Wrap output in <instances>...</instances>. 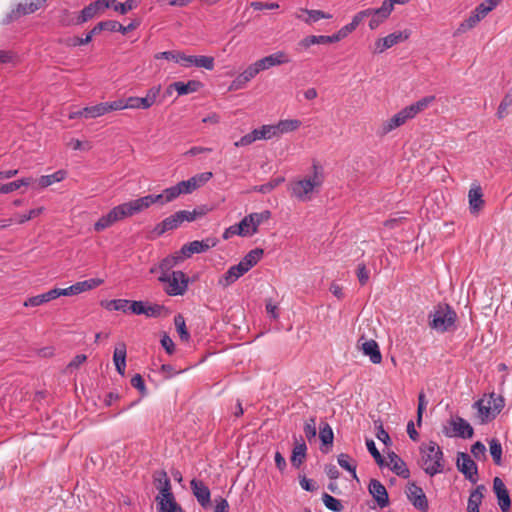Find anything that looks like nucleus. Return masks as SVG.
Masks as SVG:
<instances>
[{"label": "nucleus", "instance_id": "nucleus-19", "mask_svg": "<svg viewBox=\"0 0 512 512\" xmlns=\"http://www.w3.org/2000/svg\"><path fill=\"white\" fill-rule=\"evenodd\" d=\"M368 489L369 493L375 499L380 508H385L389 505V496L387 490L379 480H370Z\"/></svg>", "mask_w": 512, "mask_h": 512}, {"label": "nucleus", "instance_id": "nucleus-13", "mask_svg": "<svg viewBox=\"0 0 512 512\" xmlns=\"http://www.w3.org/2000/svg\"><path fill=\"white\" fill-rule=\"evenodd\" d=\"M410 36L408 30L393 32L375 42L374 53L380 54L394 45L406 41Z\"/></svg>", "mask_w": 512, "mask_h": 512}, {"label": "nucleus", "instance_id": "nucleus-4", "mask_svg": "<svg viewBox=\"0 0 512 512\" xmlns=\"http://www.w3.org/2000/svg\"><path fill=\"white\" fill-rule=\"evenodd\" d=\"M313 175L311 178L296 181L292 184L291 193L300 201L310 200V194L314 188L320 187L323 183V170L320 165L314 163Z\"/></svg>", "mask_w": 512, "mask_h": 512}, {"label": "nucleus", "instance_id": "nucleus-7", "mask_svg": "<svg viewBox=\"0 0 512 512\" xmlns=\"http://www.w3.org/2000/svg\"><path fill=\"white\" fill-rule=\"evenodd\" d=\"M201 210L194 209L193 211L180 210L165 218L162 222L157 224L155 232L157 235H162L169 230L178 228L183 222L195 221L198 217L202 216Z\"/></svg>", "mask_w": 512, "mask_h": 512}, {"label": "nucleus", "instance_id": "nucleus-17", "mask_svg": "<svg viewBox=\"0 0 512 512\" xmlns=\"http://www.w3.org/2000/svg\"><path fill=\"white\" fill-rule=\"evenodd\" d=\"M247 272L248 270L239 262L238 264L231 266L222 276L219 277L218 285L225 289L235 283Z\"/></svg>", "mask_w": 512, "mask_h": 512}, {"label": "nucleus", "instance_id": "nucleus-52", "mask_svg": "<svg viewBox=\"0 0 512 512\" xmlns=\"http://www.w3.org/2000/svg\"><path fill=\"white\" fill-rule=\"evenodd\" d=\"M434 100H435V96H425V97L421 98L420 100L416 101L415 103H412L410 106H411L413 112L415 113V115H417L421 111L428 108V106L431 103H433Z\"/></svg>", "mask_w": 512, "mask_h": 512}, {"label": "nucleus", "instance_id": "nucleus-39", "mask_svg": "<svg viewBox=\"0 0 512 512\" xmlns=\"http://www.w3.org/2000/svg\"><path fill=\"white\" fill-rule=\"evenodd\" d=\"M337 462L341 468L350 472L352 477L357 479V474H356L357 465L348 454H346V453L339 454L337 457Z\"/></svg>", "mask_w": 512, "mask_h": 512}, {"label": "nucleus", "instance_id": "nucleus-38", "mask_svg": "<svg viewBox=\"0 0 512 512\" xmlns=\"http://www.w3.org/2000/svg\"><path fill=\"white\" fill-rule=\"evenodd\" d=\"M108 3L110 4V8H113L115 11L119 12L120 14H126L128 11L136 8L139 1L138 0H126L125 2L121 3V2H118L117 0H108Z\"/></svg>", "mask_w": 512, "mask_h": 512}, {"label": "nucleus", "instance_id": "nucleus-56", "mask_svg": "<svg viewBox=\"0 0 512 512\" xmlns=\"http://www.w3.org/2000/svg\"><path fill=\"white\" fill-rule=\"evenodd\" d=\"M488 404L491 405L492 411H494V414L497 416L504 407V399L501 396L492 393L488 399Z\"/></svg>", "mask_w": 512, "mask_h": 512}, {"label": "nucleus", "instance_id": "nucleus-47", "mask_svg": "<svg viewBox=\"0 0 512 512\" xmlns=\"http://www.w3.org/2000/svg\"><path fill=\"white\" fill-rule=\"evenodd\" d=\"M319 438L323 445H332L334 434L328 423H322L320 426Z\"/></svg>", "mask_w": 512, "mask_h": 512}, {"label": "nucleus", "instance_id": "nucleus-64", "mask_svg": "<svg viewBox=\"0 0 512 512\" xmlns=\"http://www.w3.org/2000/svg\"><path fill=\"white\" fill-rule=\"evenodd\" d=\"M165 310L163 305L159 304H151L145 305V316L147 317H159L161 313Z\"/></svg>", "mask_w": 512, "mask_h": 512}, {"label": "nucleus", "instance_id": "nucleus-42", "mask_svg": "<svg viewBox=\"0 0 512 512\" xmlns=\"http://www.w3.org/2000/svg\"><path fill=\"white\" fill-rule=\"evenodd\" d=\"M322 501L326 508L333 512H342L344 509L341 501L328 493L322 495Z\"/></svg>", "mask_w": 512, "mask_h": 512}, {"label": "nucleus", "instance_id": "nucleus-41", "mask_svg": "<svg viewBox=\"0 0 512 512\" xmlns=\"http://www.w3.org/2000/svg\"><path fill=\"white\" fill-rule=\"evenodd\" d=\"M239 231H242V237H248L253 236L257 233V229L254 226L253 218L249 215L245 216L239 223H238Z\"/></svg>", "mask_w": 512, "mask_h": 512}, {"label": "nucleus", "instance_id": "nucleus-44", "mask_svg": "<svg viewBox=\"0 0 512 512\" xmlns=\"http://www.w3.org/2000/svg\"><path fill=\"white\" fill-rule=\"evenodd\" d=\"M174 324L176 326V330L179 334V337L182 341H188L190 338V333L186 328L185 319L181 314H177L174 317Z\"/></svg>", "mask_w": 512, "mask_h": 512}, {"label": "nucleus", "instance_id": "nucleus-40", "mask_svg": "<svg viewBox=\"0 0 512 512\" xmlns=\"http://www.w3.org/2000/svg\"><path fill=\"white\" fill-rule=\"evenodd\" d=\"M301 126V121L298 119H285L277 123L279 135L296 131Z\"/></svg>", "mask_w": 512, "mask_h": 512}, {"label": "nucleus", "instance_id": "nucleus-27", "mask_svg": "<svg viewBox=\"0 0 512 512\" xmlns=\"http://www.w3.org/2000/svg\"><path fill=\"white\" fill-rule=\"evenodd\" d=\"M122 205L126 210L127 216H132L136 213L143 211L146 208H149L152 205V197L146 195L144 197L132 200L130 202L123 203Z\"/></svg>", "mask_w": 512, "mask_h": 512}, {"label": "nucleus", "instance_id": "nucleus-30", "mask_svg": "<svg viewBox=\"0 0 512 512\" xmlns=\"http://www.w3.org/2000/svg\"><path fill=\"white\" fill-rule=\"evenodd\" d=\"M113 361L117 372L121 376H124L126 368V345L124 343H121L118 347L115 348Z\"/></svg>", "mask_w": 512, "mask_h": 512}, {"label": "nucleus", "instance_id": "nucleus-57", "mask_svg": "<svg viewBox=\"0 0 512 512\" xmlns=\"http://www.w3.org/2000/svg\"><path fill=\"white\" fill-rule=\"evenodd\" d=\"M512 105V93H507L502 101L499 104L498 110H497V116L499 119H502L505 117L507 113V108Z\"/></svg>", "mask_w": 512, "mask_h": 512}, {"label": "nucleus", "instance_id": "nucleus-15", "mask_svg": "<svg viewBox=\"0 0 512 512\" xmlns=\"http://www.w3.org/2000/svg\"><path fill=\"white\" fill-rule=\"evenodd\" d=\"M493 490L498 500V505L502 512H509L511 508V498L504 482L501 478L495 477L493 480Z\"/></svg>", "mask_w": 512, "mask_h": 512}, {"label": "nucleus", "instance_id": "nucleus-37", "mask_svg": "<svg viewBox=\"0 0 512 512\" xmlns=\"http://www.w3.org/2000/svg\"><path fill=\"white\" fill-rule=\"evenodd\" d=\"M33 179L28 178H22L16 181H12L6 184H0V193L8 194L11 193L17 189H19L22 186H29L32 183Z\"/></svg>", "mask_w": 512, "mask_h": 512}, {"label": "nucleus", "instance_id": "nucleus-60", "mask_svg": "<svg viewBox=\"0 0 512 512\" xmlns=\"http://www.w3.org/2000/svg\"><path fill=\"white\" fill-rule=\"evenodd\" d=\"M250 217L253 218L254 226L258 230V227L265 221L269 220L271 217V212L269 210H264L259 213H251L248 214Z\"/></svg>", "mask_w": 512, "mask_h": 512}, {"label": "nucleus", "instance_id": "nucleus-12", "mask_svg": "<svg viewBox=\"0 0 512 512\" xmlns=\"http://www.w3.org/2000/svg\"><path fill=\"white\" fill-rule=\"evenodd\" d=\"M456 465H457L458 470L471 483H476L478 481L477 465L467 453H464V452L458 453Z\"/></svg>", "mask_w": 512, "mask_h": 512}, {"label": "nucleus", "instance_id": "nucleus-49", "mask_svg": "<svg viewBox=\"0 0 512 512\" xmlns=\"http://www.w3.org/2000/svg\"><path fill=\"white\" fill-rule=\"evenodd\" d=\"M282 182H284L283 177H278L275 179L270 180L269 182L258 185L254 187V190L263 194L270 193L272 190H274L277 186H279Z\"/></svg>", "mask_w": 512, "mask_h": 512}, {"label": "nucleus", "instance_id": "nucleus-24", "mask_svg": "<svg viewBox=\"0 0 512 512\" xmlns=\"http://www.w3.org/2000/svg\"><path fill=\"white\" fill-rule=\"evenodd\" d=\"M450 426L453 429V436L461 437L463 439L472 438L474 430L472 426L462 417L452 418Z\"/></svg>", "mask_w": 512, "mask_h": 512}, {"label": "nucleus", "instance_id": "nucleus-23", "mask_svg": "<svg viewBox=\"0 0 512 512\" xmlns=\"http://www.w3.org/2000/svg\"><path fill=\"white\" fill-rule=\"evenodd\" d=\"M290 61L289 57L284 51H277L271 55L265 56L257 60V64L261 71L267 70L274 66L286 64Z\"/></svg>", "mask_w": 512, "mask_h": 512}, {"label": "nucleus", "instance_id": "nucleus-54", "mask_svg": "<svg viewBox=\"0 0 512 512\" xmlns=\"http://www.w3.org/2000/svg\"><path fill=\"white\" fill-rule=\"evenodd\" d=\"M304 433L309 442L312 441L313 439H315V437L317 435L315 417H311L308 420H306V422L304 424Z\"/></svg>", "mask_w": 512, "mask_h": 512}, {"label": "nucleus", "instance_id": "nucleus-45", "mask_svg": "<svg viewBox=\"0 0 512 512\" xmlns=\"http://www.w3.org/2000/svg\"><path fill=\"white\" fill-rule=\"evenodd\" d=\"M326 40V35H311L300 40L298 45L303 49H308L312 45L327 44Z\"/></svg>", "mask_w": 512, "mask_h": 512}, {"label": "nucleus", "instance_id": "nucleus-20", "mask_svg": "<svg viewBox=\"0 0 512 512\" xmlns=\"http://www.w3.org/2000/svg\"><path fill=\"white\" fill-rule=\"evenodd\" d=\"M366 13V18H369L368 26L371 30L377 29L391 14L383 5L379 8H367Z\"/></svg>", "mask_w": 512, "mask_h": 512}, {"label": "nucleus", "instance_id": "nucleus-61", "mask_svg": "<svg viewBox=\"0 0 512 512\" xmlns=\"http://www.w3.org/2000/svg\"><path fill=\"white\" fill-rule=\"evenodd\" d=\"M471 453L477 460H484L486 458V447L482 442L477 441L472 445Z\"/></svg>", "mask_w": 512, "mask_h": 512}, {"label": "nucleus", "instance_id": "nucleus-28", "mask_svg": "<svg viewBox=\"0 0 512 512\" xmlns=\"http://www.w3.org/2000/svg\"><path fill=\"white\" fill-rule=\"evenodd\" d=\"M389 467L398 476L402 478H408L410 475L409 469L406 463L394 452L388 454Z\"/></svg>", "mask_w": 512, "mask_h": 512}, {"label": "nucleus", "instance_id": "nucleus-63", "mask_svg": "<svg viewBox=\"0 0 512 512\" xmlns=\"http://www.w3.org/2000/svg\"><path fill=\"white\" fill-rule=\"evenodd\" d=\"M180 258L181 257L175 256L164 258L159 265V269L161 270L162 273L169 272L170 269L173 268L178 263Z\"/></svg>", "mask_w": 512, "mask_h": 512}, {"label": "nucleus", "instance_id": "nucleus-62", "mask_svg": "<svg viewBox=\"0 0 512 512\" xmlns=\"http://www.w3.org/2000/svg\"><path fill=\"white\" fill-rule=\"evenodd\" d=\"M43 211V208L40 207V208H35V209H31L27 214H19L17 215V218H16V222L18 224H23L37 216H39Z\"/></svg>", "mask_w": 512, "mask_h": 512}, {"label": "nucleus", "instance_id": "nucleus-5", "mask_svg": "<svg viewBox=\"0 0 512 512\" xmlns=\"http://www.w3.org/2000/svg\"><path fill=\"white\" fill-rule=\"evenodd\" d=\"M429 318L430 327L437 332L444 333L450 331L455 326L457 314L448 304H444L438 305Z\"/></svg>", "mask_w": 512, "mask_h": 512}, {"label": "nucleus", "instance_id": "nucleus-21", "mask_svg": "<svg viewBox=\"0 0 512 512\" xmlns=\"http://www.w3.org/2000/svg\"><path fill=\"white\" fill-rule=\"evenodd\" d=\"M117 100L111 102H101L93 106L84 107L87 119H94L103 116L111 111H118Z\"/></svg>", "mask_w": 512, "mask_h": 512}, {"label": "nucleus", "instance_id": "nucleus-35", "mask_svg": "<svg viewBox=\"0 0 512 512\" xmlns=\"http://www.w3.org/2000/svg\"><path fill=\"white\" fill-rule=\"evenodd\" d=\"M67 172L65 170H58L50 175H43L38 179V184L41 188H46L54 183L63 181L66 178Z\"/></svg>", "mask_w": 512, "mask_h": 512}, {"label": "nucleus", "instance_id": "nucleus-25", "mask_svg": "<svg viewBox=\"0 0 512 512\" xmlns=\"http://www.w3.org/2000/svg\"><path fill=\"white\" fill-rule=\"evenodd\" d=\"M469 208L472 214H477L484 206L483 193L480 185L473 184L468 192Z\"/></svg>", "mask_w": 512, "mask_h": 512}, {"label": "nucleus", "instance_id": "nucleus-11", "mask_svg": "<svg viewBox=\"0 0 512 512\" xmlns=\"http://www.w3.org/2000/svg\"><path fill=\"white\" fill-rule=\"evenodd\" d=\"M110 8L108 0H96L85 6L77 17V24H83L96 16L102 15L106 9Z\"/></svg>", "mask_w": 512, "mask_h": 512}, {"label": "nucleus", "instance_id": "nucleus-14", "mask_svg": "<svg viewBox=\"0 0 512 512\" xmlns=\"http://www.w3.org/2000/svg\"><path fill=\"white\" fill-rule=\"evenodd\" d=\"M406 495L412 505L421 512H427L429 504L423 489L414 483L407 486Z\"/></svg>", "mask_w": 512, "mask_h": 512}, {"label": "nucleus", "instance_id": "nucleus-34", "mask_svg": "<svg viewBox=\"0 0 512 512\" xmlns=\"http://www.w3.org/2000/svg\"><path fill=\"white\" fill-rule=\"evenodd\" d=\"M264 254L263 249L255 248L249 251L241 260L240 263L249 271L253 268L262 258Z\"/></svg>", "mask_w": 512, "mask_h": 512}, {"label": "nucleus", "instance_id": "nucleus-50", "mask_svg": "<svg viewBox=\"0 0 512 512\" xmlns=\"http://www.w3.org/2000/svg\"><path fill=\"white\" fill-rule=\"evenodd\" d=\"M403 121L401 120L398 113H396L394 116H392L390 119H388L386 122L382 125V132L383 134H387L391 132L392 130L400 127L403 125Z\"/></svg>", "mask_w": 512, "mask_h": 512}, {"label": "nucleus", "instance_id": "nucleus-53", "mask_svg": "<svg viewBox=\"0 0 512 512\" xmlns=\"http://www.w3.org/2000/svg\"><path fill=\"white\" fill-rule=\"evenodd\" d=\"M194 66L198 68H204L206 70L214 69V58L211 56H195Z\"/></svg>", "mask_w": 512, "mask_h": 512}, {"label": "nucleus", "instance_id": "nucleus-26", "mask_svg": "<svg viewBox=\"0 0 512 512\" xmlns=\"http://www.w3.org/2000/svg\"><path fill=\"white\" fill-rule=\"evenodd\" d=\"M360 349L365 356H368L373 364H380L382 361V355L379 349L378 343L373 340H364L361 343Z\"/></svg>", "mask_w": 512, "mask_h": 512}, {"label": "nucleus", "instance_id": "nucleus-10", "mask_svg": "<svg viewBox=\"0 0 512 512\" xmlns=\"http://www.w3.org/2000/svg\"><path fill=\"white\" fill-rule=\"evenodd\" d=\"M128 217L126 214V210L123 205L120 204L111 209L107 214L100 217V219L94 224V230L97 232H101L109 227H111L116 222Z\"/></svg>", "mask_w": 512, "mask_h": 512}, {"label": "nucleus", "instance_id": "nucleus-1", "mask_svg": "<svg viewBox=\"0 0 512 512\" xmlns=\"http://www.w3.org/2000/svg\"><path fill=\"white\" fill-rule=\"evenodd\" d=\"M153 482L159 491L156 496L158 512H181V506L175 501L172 493L171 482L164 470L157 471L153 475Z\"/></svg>", "mask_w": 512, "mask_h": 512}, {"label": "nucleus", "instance_id": "nucleus-9", "mask_svg": "<svg viewBox=\"0 0 512 512\" xmlns=\"http://www.w3.org/2000/svg\"><path fill=\"white\" fill-rule=\"evenodd\" d=\"M218 244V239L208 237L203 240H194L182 246L180 253L182 257L189 258L193 254L204 253Z\"/></svg>", "mask_w": 512, "mask_h": 512}, {"label": "nucleus", "instance_id": "nucleus-58", "mask_svg": "<svg viewBox=\"0 0 512 512\" xmlns=\"http://www.w3.org/2000/svg\"><path fill=\"white\" fill-rule=\"evenodd\" d=\"M181 51L178 50H171V51H163L156 53L154 58L155 59H166L169 61H173L175 63L179 64Z\"/></svg>", "mask_w": 512, "mask_h": 512}, {"label": "nucleus", "instance_id": "nucleus-48", "mask_svg": "<svg viewBox=\"0 0 512 512\" xmlns=\"http://www.w3.org/2000/svg\"><path fill=\"white\" fill-rule=\"evenodd\" d=\"M490 454L496 465H500L502 461V445L498 439H492L489 442Z\"/></svg>", "mask_w": 512, "mask_h": 512}, {"label": "nucleus", "instance_id": "nucleus-3", "mask_svg": "<svg viewBox=\"0 0 512 512\" xmlns=\"http://www.w3.org/2000/svg\"><path fill=\"white\" fill-rule=\"evenodd\" d=\"M212 176L213 174L211 172H203L188 180L180 181L176 185L164 189V197H166V201L169 203L177 199L180 195L191 194L207 183Z\"/></svg>", "mask_w": 512, "mask_h": 512}, {"label": "nucleus", "instance_id": "nucleus-51", "mask_svg": "<svg viewBox=\"0 0 512 512\" xmlns=\"http://www.w3.org/2000/svg\"><path fill=\"white\" fill-rule=\"evenodd\" d=\"M478 15L479 14H476L475 12L472 11L470 16L460 24L458 30L460 32H465L475 27L482 20V18L479 17Z\"/></svg>", "mask_w": 512, "mask_h": 512}, {"label": "nucleus", "instance_id": "nucleus-46", "mask_svg": "<svg viewBox=\"0 0 512 512\" xmlns=\"http://www.w3.org/2000/svg\"><path fill=\"white\" fill-rule=\"evenodd\" d=\"M104 281L100 278H91L88 280L80 281L75 283L77 287L78 294L94 289L100 286Z\"/></svg>", "mask_w": 512, "mask_h": 512}, {"label": "nucleus", "instance_id": "nucleus-8", "mask_svg": "<svg viewBox=\"0 0 512 512\" xmlns=\"http://www.w3.org/2000/svg\"><path fill=\"white\" fill-rule=\"evenodd\" d=\"M161 91L160 86H153L151 87L145 97H136L131 96L127 99H118L117 105H120L118 107V110H124V109H149L151 108L158 98Z\"/></svg>", "mask_w": 512, "mask_h": 512}, {"label": "nucleus", "instance_id": "nucleus-31", "mask_svg": "<svg viewBox=\"0 0 512 512\" xmlns=\"http://www.w3.org/2000/svg\"><path fill=\"white\" fill-rule=\"evenodd\" d=\"M307 446L306 443L301 439L300 442H296L291 455V464L295 468H299L306 458Z\"/></svg>", "mask_w": 512, "mask_h": 512}, {"label": "nucleus", "instance_id": "nucleus-59", "mask_svg": "<svg viewBox=\"0 0 512 512\" xmlns=\"http://www.w3.org/2000/svg\"><path fill=\"white\" fill-rule=\"evenodd\" d=\"M259 140L256 130L254 129L250 133L242 136L238 141L234 143L236 147H243L252 144L254 141Z\"/></svg>", "mask_w": 512, "mask_h": 512}, {"label": "nucleus", "instance_id": "nucleus-29", "mask_svg": "<svg viewBox=\"0 0 512 512\" xmlns=\"http://www.w3.org/2000/svg\"><path fill=\"white\" fill-rule=\"evenodd\" d=\"M474 407L477 409L478 418L480 419L481 424L488 423L496 417V414L492 411L491 405L488 404V400H478L474 403Z\"/></svg>", "mask_w": 512, "mask_h": 512}, {"label": "nucleus", "instance_id": "nucleus-22", "mask_svg": "<svg viewBox=\"0 0 512 512\" xmlns=\"http://www.w3.org/2000/svg\"><path fill=\"white\" fill-rule=\"evenodd\" d=\"M47 0H25L24 3H19L17 9L12 11L10 15H8L7 23L17 18L19 15H27L34 13L38 9H40Z\"/></svg>", "mask_w": 512, "mask_h": 512}, {"label": "nucleus", "instance_id": "nucleus-6", "mask_svg": "<svg viewBox=\"0 0 512 512\" xmlns=\"http://www.w3.org/2000/svg\"><path fill=\"white\" fill-rule=\"evenodd\" d=\"M158 280L164 284V291L169 296L183 295L189 282L186 274L180 270L161 273Z\"/></svg>", "mask_w": 512, "mask_h": 512}, {"label": "nucleus", "instance_id": "nucleus-33", "mask_svg": "<svg viewBox=\"0 0 512 512\" xmlns=\"http://www.w3.org/2000/svg\"><path fill=\"white\" fill-rule=\"evenodd\" d=\"M201 86V82L196 80H190L187 83L178 81L171 84V87L177 91L178 95H186L189 93L196 92L199 90Z\"/></svg>", "mask_w": 512, "mask_h": 512}, {"label": "nucleus", "instance_id": "nucleus-55", "mask_svg": "<svg viewBox=\"0 0 512 512\" xmlns=\"http://www.w3.org/2000/svg\"><path fill=\"white\" fill-rule=\"evenodd\" d=\"M366 446H367V449H368L369 453L374 458L375 462L379 466H383L384 465V459H383L382 455L380 454V452L378 451V449H377V447L375 445V442L372 439H367L366 440Z\"/></svg>", "mask_w": 512, "mask_h": 512}, {"label": "nucleus", "instance_id": "nucleus-18", "mask_svg": "<svg viewBox=\"0 0 512 512\" xmlns=\"http://www.w3.org/2000/svg\"><path fill=\"white\" fill-rule=\"evenodd\" d=\"M294 17L308 25H311L321 19H331L332 15L322 10L301 8L294 14Z\"/></svg>", "mask_w": 512, "mask_h": 512}, {"label": "nucleus", "instance_id": "nucleus-36", "mask_svg": "<svg viewBox=\"0 0 512 512\" xmlns=\"http://www.w3.org/2000/svg\"><path fill=\"white\" fill-rule=\"evenodd\" d=\"M130 303L131 300L128 299H113L102 303L107 310L121 311L123 313L130 312Z\"/></svg>", "mask_w": 512, "mask_h": 512}, {"label": "nucleus", "instance_id": "nucleus-43", "mask_svg": "<svg viewBox=\"0 0 512 512\" xmlns=\"http://www.w3.org/2000/svg\"><path fill=\"white\" fill-rule=\"evenodd\" d=\"M255 130L257 132V135L259 136V140L260 139L268 140V139H271L273 137L280 136L279 132H278V129H277V124H275V125H263L260 128L255 129Z\"/></svg>", "mask_w": 512, "mask_h": 512}, {"label": "nucleus", "instance_id": "nucleus-16", "mask_svg": "<svg viewBox=\"0 0 512 512\" xmlns=\"http://www.w3.org/2000/svg\"><path fill=\"white\" fill-rule=\"evenodd\" d=\"M191 490L195 498L197 499L198 503L203 508H208L211 506V493L208 488L204 484L203 481L192 479L190 482Z\"/></svg>", "mask_w": 512, "mask_h": 512}, {"label": "nucleus", "instance_id": "nucleus-32", "mask_svg": "<svg viewBox=\"0 0 512 512\" xmlns=\"http://www.w3.org/2000/svg\"><path fill=\"white\" fill-rule=\"evenodd\" d=\"M485 486L478 485L468 498L467 511L479 510L484 497Z\"/></svg>", "mask_w": 512, "mask_h": 512}, {"label": "nucleus", "instance_id": "nucleus-2", "mask_svg": "<svg viewBox=\"0 0 512 512\" xmlns=\"http://www.w3.org/2000/svg\"><path fill=\"white\" fill-rule=\"evenodd\" d=\"M420 452L422 468L427 475L432 477L444 471L445 461L443 452L436 442L430 441L428 444L423 445Z\"/></svg>", "mask_w": 512, "mask_h": 512}]
</instances>
